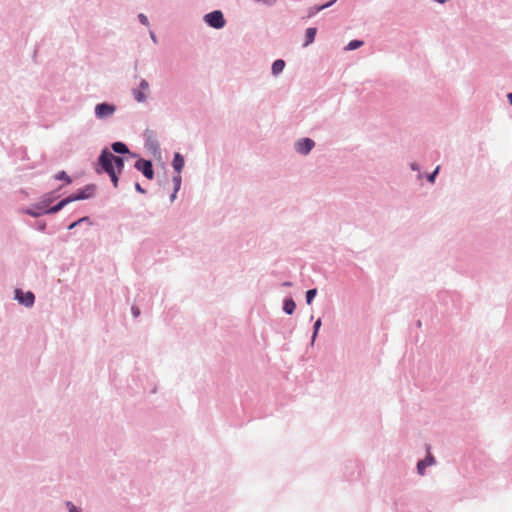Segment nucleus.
<instances>
[{"instance_id":"obj_29","label":"nucleus","mask_w":512,"mask_h":512,"mask_svg":"<svg viewBox=\"0 0 512 512\" xmlns=\"http://www.w3.org/2000/svg\"><path fill=\"white\" fill-rule=\"evenodd\" d=\"M66 507L68 509V512H83L80 507H77L75 504H73L71 501L66 502Z\"/></svg>"},{"instance_id":"obj_27","label":"nucleus","mask_w":512,"mask_h":512,"mask_svg":"<svg viewBox=\"0 0 512 512\" xmlns=\"http://www.w3.org/2000/svg\"><path fill=\"white\" fill-rule=\"evenodd\" d=\"M440 166H437L432 172L426 174V179L429 183H435L436 177L439 173Z\"/></svg>"},{"instance_id":"obj_5","label":"nucleus","mask_w":512,"mask_h":512,"mask_svg":"<svg viewBox=\"0 0 512 512\" xmlns=\"http://www.w3.org/2000/svg\"><path fill=\"white\" fill-rule=\"evenodd\" d=\"M97 186L93 183L85 185L83 188L78 189L76 192L70 194L72 202L91 199L95 196Z\"/></svg>"},{"instance_id":"obj_22","label":"nucleus","mask_w":512,"mask_h":512,"mask_svg":"<svg viewBox=\"0 0 512 512\" xmlns=\"http://www.w3.org/2000/svg\"><path fill=\"white\" fill-rule=\"evenodd\" d=\"M28 226L32 229H35L39 232H46L47 224L43 220L36 221L34 223H28Z\"/></svg>"},{"instance_id":"obj_1","label":"nucleus","mask_w":512,"mask_h":512,"mask_svg":"<svg viewBox=\"0 0 512 512\" xmlns=\"http://www.w3.org/2000/svg\"><path fill=\"white\" fill-rule=\"evenodd\" d=\"M105 163L111 164L114 171L121 174L125 166V158L124 156H116L108 148H104L98 156V164L99 166H105Z\"/></svg>"},{"instance_id":"obj_16","label":"nucleus","mask_w":512,"mask_h":512,"mask_svg":"<svg viewBox=\"0 0 512 512\" xmlns=\"http://www.w3.org/2000/svg\"><path fill=\"white\" fill-rule=\"evenodd\" d=\"M282 310L287 315H292L296 310V303L291 296L285 297L283 300Z\"/></svg>"},{"instance_id":"obj_13","label":"nucleus","mask_w":512,"mask_h":512,"mask_svg":"<svg viewBox=\"0 0 512 512\" xmlns=\"http://www.w3.org/2000/svg\"><path fill=\"white\" fill-rule=\"evenodd\" d=\"M338 0H330L327 3L314 5L312 7H309L307 10V18H312L319 12L331 7L333 4H335Z\"/></svg>"},{"instance_id":"obj_30","label":"nucleus","mask_w":512,"mask_h":512,"mask_svg":"<svg viewBox=\"0 0 512 512\" xmlns=\"http://www.w3.org/2000/svg\"><path fill=\"white\" fill-rule=\"evenodd\" d=\"M278 0H254L257 4H262L268 7H271L277 3Z\"/></svg>"},{"instance_id":"obj_34","label":"nucleus","mask_w":512,"mask_h":512,"mask_svg":"<svg viewBox=\"0 0 512 512\" xmlns=\"http://www.w3.org/2000/svg\"><path fill=\"white\" fill-rule=\"evenodd\" d=\"M131 312H132V315H133L134 317H137V316H139V314H140V310H139V308H138L137 306H132V308H131Z\"/></svg>"},{"instance_id":"obj_20","label":"nucleus","mask_w":512,"mask_h":512,"mask_svg":"<svg viewBox=\"0 0 512 512\" xmlns=\"http://www.w3.org/2000/svg\"><path fill=\"white\" fill-rule=\"evenodd\" d=\"M84 223H86V224H88L90 226L93 224L89 216H83V217L77 219L76 221H73L72 223H70L67 226V229L68 230H73L76 227H78L79 225L84 224Z\"/></svg>"},{"instance_id":"obj_11","label":"nucleus","mask_w":512,"mask_h":512,"mask_svg":"<svg viewBox=\"0 0 512 512\" xmlns=\"http://www.w3.org/2000/svg\"><path fill=\"white\" fill-rule=\"evenodd\" d=\"M148 89H149L148 81L146 79H141V81L139 83V88L132 90V94H133L134 99L138 103L145 102L146 99H147V95L143 91L144 90H148Z\"/></svg>"},{"instance_id":"obj_7","label":"nucleus","mask_w":512,"mask_h":512,"mask_svg":"<svg viewBox=\"0 0 512 512\" xmlns=\"http://www.w3.org/2000/svg\"><path fill=\"white\" fill-rule=\"evenodd\" d=\"M116 105L109 102H101L96 104L94 114L97 119L104 120L111 117L116 111Z\"/></svg>"},{"instance_id":"obj_12","label":"nucleus","mask_w":512,"mask_h":512,"mask_svg":"<svg viewBox=\"0 0 512 512\" xmlns=\"http://www.w3.org/2000/svg\"><path fill=\"white\" fill-rule=\"evenodd\" d=\"M436 463L435 457L428 452L426 457L417 462V473L421 476L425 474L426 468Z\"/></svg>"},{"instance_id":"obj_33","label":"nucleus","mask_w":512,"mask_h":512,"mask_svg":"<svg viewBox=\"0 0 512 512\" xmlns=\"http://www.w3.org/2000/svg\"><path fill=\"white\" fill-rule=\"evenodd\" d=\"M409 166H410V169L413 171H418V172L420 171V166L416 162H411Z\"/></svg>"},{"instance_id":"obj_2","label":"nucleus","mask_w":512,"mask_h":512,"mask_svg":"<svg viewBox=\"0 0 512 512\" xmlns=\"http://www.w3.org/2000/svg\"><path fill=\"white\" fill-rule=\"evenodd\" d=\"M144 148L154 157H161L160 144L155 131L147 128L143 132Z\"/></svg>"},{"instance_id":"obj_9","label":"nucleus","mask_w":512,"mask_h":512,"mask_svg":"<svg viewBox=\"0 0 512 512\" xmlns=\"http://www.w3.org/2000/svg\"><path fill=\"white\" fill-rule=\"evenodd\" d=\"M315 147V141L311 138L304 137L295 143V151L300 155H308Z\"/></svg>"},{"instance_id":"obj_3","label":"nucleus","mask_w":512,"mask_h":512,"mask_svg":"<svg viewBox=\"0 0 512 512\" xmlns=\"http://www.w3.org/2000/svg\"><path fill=\"white\" fill-rule=\"evenodd\" d=\"M204 22L211 28L222 29L226 25V19L221 10H213L203 17Z\"/></svg>"},{"instance_id":"obj_8","label":"nucleus","mask_w":512,"mask_h":512,"mask_svg":"<svg viewBox=\"0 0 512 512\" xmlns=\"http://www.w3.org/2000/svg\"><path fill=\"white\" fill-rule=\"evenodd\" d=\"M20 212L33 218H39L43 215H50L49 207L43 205L40 200L32 204L30 207L22 208Z\"/></svg>"},{"instance_id":"obj_14","label":"nucleus","mask_w":512,"mask_h":512,"mask_svg":"<svg viewBox=\"0 0 512 512\" xmlns=\"http://www.w3.org/2000/svg\"><path fill=\"white\" fill-rule=\"evenodd\" d=\"M100 167H101L102 171L105 172L109 176L113 186L115 188L118 187V183H119L118 175L120 173H117L116 171H114V167L108 163H105V166H100Z\"/></svg>"},{"instance_id":"obj_35","label":"nucleus","mask_w":512,"mask_h":512,"mask_svg":"<svg viewBox=\"0 0 512 512\" xmlns=\"http://www.w3.org/2000/svg\"><path fill=\"white\" fill-rule=\"evenodd\" d=\"M177 193H178V191H176L175 189H173L172 193H171V194H170V196H169V199H170V201H171V202H174V201H175V199L177 198Z\"/></svg>"},{"instance_id":"obj_31","label":"nucleus","mask_w":512,"mask_h":512,"mask_svg":"<svg viewBox=\"0 0 512 512\" xmlns=\"http://www.w3.org/2000/svg\"><path fill=\"white\" fill-rule=\"evenodd\" d=\"M137 18L142 25L149 26V19L145 14L139 13Z\"/></svg>"},{"instance_id":"obj_18","label":"nucleus","mask_w":512,"mask_h":512,"mask_svg":"<svg viewBox=\"0 0 512 512\" xmlns=\"http://www.w3.org/2000/svg\"><path fill=\"white\" fill-rule=\"evenodd\" d=\"M317 34V28L316 27H308L305 31V40L302 44V47H308L315 41V37Z\"/></svg>"},{"instance_id":"obj_36","label":"nucleus","mask_w":512,"mask_h":512,"mask_svg":"<svg viewBox=\"0 0 512 512\" xmlns=\"http://www.w3.org/2000/svg\"><path fill=\"white\" fill-rule=\"evenodd\" d=\"M149 35H150L151 40L154 43H157V36H156V34L153 31H150Z\"/></svg>"},{"instance_id":"obj_38","label":"nucleus","mask_w":512,"mask_h":512,"mask_svg":"<svg viewBox=\"0 0 512 512\" xmlns=\"http://www.w3.org/2000/svg\"><path fill=\"white\" fill-rule=\"evenodd\" d=\"M507 99H508L509 104L512 106V92L507 94Z\"/></svg>"},{"instance_id":"obj_6","label":"nucleus","mask_w":512,"mask_h":512,"mask_svg":"<svg viewBox=\"0 0 512 512\" xmlns=\"http://www.w3.org/2000/svg\"><path fill=\"white\" fill-rule=\"evenodd\" d=\"M14 300L26 308H31L35 303V294L32 291H23L21 288H16L14 290Z\"/></svg>"},{"instance_id":"obj_24","label":"nucleus","mask_w":512,"mask_h":512,"mask_svg":"<svg viewBox=\"0 0 512 512\" xmlns=\"http://www.w3.org/2000/svg\"><path fill=\"white\" fill-rule=\"evenodd\" d=\"M364 41L359 39L351 40L345 47L346 51H353L363 46Z\"/></svg>"},{"instance_id":"obj_37","label":"nucleus","mask_w":512,"mask_h":512,"mask_svg":"<svg viewBox=\"0 0 512 512\" xmlns=\"http://www.w3.org/2000/svg\"><path fill=\"white\" fill-rule=\"evenodd\" d=\"M281 285L283 287H291L293 285V283L291 281H284Z\"/></svg>"},{"instance_id":"obj_19","label":"nucleus","mask_w":512,"mask_h":512,"mask_svg":"<svg viewBox=\"0 0 512 512\" xmlns=\"http://www.w3.org/2000/svg\"><path fill=\"white\" fill-rule=\"evenodd\" d=\"M285 61L283 59H276L273 63H272V66H271V73L274 75V76H277L279 75L280 73L283 72L284 68H285Z\"/></svg>"},{"instance_id":"obj_4","label":"nucleus","mask_w":512,"mask_h":512,"mask_svg":"<svg viewBox=\"0 0 512 512\" xmlns=\"http://www.w3.org/2000/svg\"><path fill=\"white\" fill-rule=\"evenodd\" d=\"M134 168L141 172L148 180H153L155 177L153 162L149 159L138 156L137 161L134 163Z\"/></svg>"},{"instance_id":"obj_28","label":"nucleus","mask_w":512,"mask_h":512,"mask_svg":"<svg viewBox=\"0 0 512 512\" xmlns=\"http://www.w3.org/2000/svg\"><path fill=\"white\" fill-rule=\"evenodd\" d=\"M172 181H173L174 189L176 191H179L181 188V183H182L181 174L176 173V175L173 176Z\"/></svg>"},{"instance_id":"obj_15","label":"nucleus","mask_w":512,"mask_h":512,"mask_svg":"<svg viewBox=\"0 0 512 512\" xmlns=\"http://www.w3.org/2000/svg\"><path fill=\"white\" fill-rule=\"evenodd\" d=\"M184 165H185L184 156L179 152H175L174 156H173V160H172V167H173L174 171L178 174H181V172L184 168Z\"/></svg>"},{"instance_id":"obj_21","label":"nucleus","mask_w":512,"mask_h":512,"mask_svg":"<svg viewBox=\"0 0 512 512\" xmlns=\"http://www.w3.org/2000/svg\"><path fill=\"white\" fill-rule=\"evenodd\" d=\"M56 199V195H55V192H48V193H45L43 194L41 197H40V201L43 205H45L46 207H51L50 205L52 204V202Z\"/></svg>"},{"instance_id":"obj_32","label":"nucleus","mask_w":512,"mask_h":512,"mask_svg":"<svg viewBox=\"0 0 512 512\" xmlns=\"http://www.w3.org/2000/svg\"><path fill=\"white\" fill-rule=\"evenodd\" d=\"M134 187L138 193L145 194L147 192L146 189H144L139 182H136Z\"/></svg>"},{"instance_id":"obj_25","label":"nucleus","mask_w":512,"mask_h":512,"mask_svg":"<svg viewBox=\"0 0 512 512\" xmlns=\"http://www.w3.org/2000/svg\"><path fill=\"white\" fill-rule=\"evenodd\" d=\"M54 178L59 181H64L65 184H71L72 178L65 172V171H59L54 175Z\"/></svg>"},{"instance_id":"obj_26","label":"nucleus","mask_w":512,"mask_h":512,"mask_svg":"<svg viewBox=\"0 0 512 512\" xmlns=\"http://www.w3.org/2000/svg\"><path fill=\"white\" fill-rule=\"evenodd\" d=\"M318 291L316 288H311V289H308L305 293V300H306V303L307 305H311L312 302L314 301L316 295H317Z\"/></svg>"},{"instance_id":"obj_23","label":"nucleus","mask_w":512,"mask_h":512,"mask_svg":"<svg viewBox=\"0 0 512 512\" xmlns=\"http://www.w3.org/2000/svg\"><path fill=\"white\" fill-rule=\"evenodd\" d=\"M321 325H322V320L321 318H318L314 324H313V332H312V336H311V345L314 344L317 336H318V333H319V330L321 328Z\"/></svg>"},{"instance_id":"obj_17","label":"nucleus","mask_w":512,"mask_h":512,"mask_svg":"<svg viewBox=\"0 0 512 512\" xmlns=\"http://www.w3.org/2000/svg\"><path fill=\"white\" fill-rule=\"evenodd\" d=\"M72 203V198L68 195L67 197L59 200L56 204L49 207L50 214H56L59 211H61L64 207H66L68 204Z\"/></svg>"},{"instance_id":"obj_39","label":"nucleus","mask_w":512,"mask_h":512,"mask_svg":"<svg viewBox=\"0 0 512 512\" xmlns=\"http://www.w3.org/2000/svg\"><path fill=\"white\" fill-rule=\"evenodd\" d=\"M350 465H351L352 467H356V466H357V465H356V463H354V462H350Z\"/></svg>"},{"instance_id":"obj_10","label":"nucleus","mask_w":512,"mask_h":512,"mask_svg":"<svg viewBox=\"0 0 512 512\" xmlns=\"http://www.w3.org/2000/svg\"><path fill=\"white\" fill-rule=\"evenodd\" d=\"M111 149L114 153L119 154L118 156H123L128 154L132 158H137L138 154L135 152H131L126 143L122 141H115L111 144Z\"/></svg>"}]
</instances>
